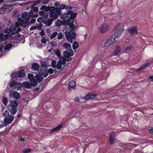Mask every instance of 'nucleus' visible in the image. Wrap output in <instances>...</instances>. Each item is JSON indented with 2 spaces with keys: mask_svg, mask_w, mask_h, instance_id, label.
I'll use <instances>...</instances> for the list:
<instances>
[{
  "mask_svg": "<svg viewBox=\"0 0 153 153\" xmlns=\"http://www.w3.org/2000/svg\"><path fill=\"white\" fill-rule=\"evenodd\" d=\"M10 96H11L12 97H13L17 99H19V94L15 91L13 92V93L11 91L10 93Z\"/></svg>",
  "mask_w": 153,
  "mask_h": 153,
  "instance_id": "obj_23",
  "label": "nucleus"
},
{
  "mask_svg": "<svg viewBox=\"0 0 153 153\" xmlns=\"http://www.w3.org/2000/svg\"><path fill=\"white\" fill-rule=\"evenodd\" d=\"M45 14L46 15L45 17L47 18L48 16V13H46ZM53 21L51 19H48L46 18L43 21V23L47 26H49L52 23Z\"/></svg>",
  "mask_w": 153,
  "mask_h": 153,
  "instance_id": "obj_17",
  "label": "nucleus"
},
{
  "mask_svg": "<svg viewBox=\"0 0 153 153\" xmlns=\"http://www.w3.org/2000/svg\"><path fill=\"white\" fill-rule=\"evenodd\" d=\"M39 73L40 75H43L45 77H46L48 75V73L47 71H44L42 74L40 72Z\"/></svg>",
  "mask_w": 153,
  "mask_h": 153,
  "instance_id": "obj_38",
  "label": "nucleus"
},
{
  "mask_svg": "<svg viewBox=\"0 0 153 153\" xmlns=\"http://www.w3.org/2000/svg\"><path fill=\"white\" fill-rule=\"evenodd\" d=\"M17 23H15V25H12L10 27V28L12 29V35H14L19 32V30H18V27L17 26Z\"/></svg>",
  "mask_w": 153,
  "mask_h": 153,
  "instance_id": "obj_13",
  "label": "nucleus"
},
{
  "mask_svg": "<svg viewBox=\"0 0 153 153\" xmlns=\"http://www.w3.org/2000/svg\"><path fill=\"white\" fill-rule=\"evenodd\" d=\"M45 12L44 11H40L39 12V14L40 15L42 16L45 14Z\"/></svg>",
  "mask_w": 153,
  "mask_h": 153,
  "instance_id": "obj_56",
  "label": "nucleus"
},
{
  "mask_svg": "<svg viewBox=\"0 0 153 153\" xmlns=\"http://www.w3.org/2000/svg\"><path fill=\"white\" fill-rule=\"evenodd\" d=\"M76 83L73 80L71 81L68 85V88L70 90L71 88L74 89L76 87Z\"/></svg>",
  "mask_w": 153,
  "mask_h": 153,
  "instance_id": "obj_20",
  "label": "nucleus"
},
{
  "mask_svg": "<svg viewBox=\"0 0 153 153\" xmlns=\"http://www.w3.org/2000/svg\"><path fill=\"white\" fill-rule=\"evenodd\" d=\"M79 46V43L76 41H74L73 42L72 47L74 50L77 49Z\"/></svg>",
  "mask_w": 153,
  "mask_h": 153,
  "instance_id": "obj_29",
  "label": "nucleus"
},
{
  "mask_svg": "<svg viewBox=\"0 0 153 153\" xmlns=\"http://www.w3.org/2000/svg\"><path fill=\"white\" fill-rule=\"evenodd\" d=\"M35 78L39 81H41L43 79L42 77L41 76L38 75H36Z\"/></svg>",
  "mask_w": 153,
  "mask_h": 153,
  "instance_id": "obj_39",
  "label": "nucleus"
},
{
  "mask_svg": "<svg viewBox=\"0 0 153 153\" xmlns=\"http://www.w3.org/2000/svg\"><path fill=\"white\" fill-rule=\"evenodd\" d=\"M74 100L75 101L77 102H79V100L78 97H76L75 98Z\"/></svg>",
  "mask_w": 153,
  "mask_h": 153,
  "instance_id": "obj_61",
  "label": "nucleus"
},
{
  "mask_svg": "<svg viewBox=\"0 0 153 153\" xmlns=\"http://www.w3.org/2000/svg\"><path fill=\"white\" fill-rule=\"evenodd\" d=\"M48 72V74L49 73L50 74H52L53 73L54 70L52 69L49 68Z\"/></svg>",
  "mask_w": 153,
  "mask_h": 153,
  "instance_id": "obj_51",
  "label": "nucleus"
},
{
  "mask_svg": "<svg viewBox=\"0 0 153 153\" xmlns=\"http://www.w3.org/2000/svg\"><path fill=\"white\" fill-rule=\"evenodd\" d=\"M2 101L4 105H6L8 102V99L6 97H4L2 99Z\"/></svg>",
  "mask_w": 153,
  "mask_h": 153,
  "instance_id": "obj_37",
  "label": "nucleus"
},
{
  "mask_svg": "<svg viewBox=\"0 0 153 153\" xmlns=\"http://www.w3.org/2000/svg\"><path fill=\"white\" fill-rule=\"evenodd\" d=\"M39 65L36 63H33L32 65L31 68L33 70L39 72Z\"/></svg>",
  "mask_w": 153,
  "mask_h": 153,
  "instance_id": "obj_22",
  "label": "nucleus"
},
{
  "mask_svg": "<svg viewBox=\"0 0 153 153\" xmlns=\"http://www.w3.org/2000/svg\"><path fill=\"white\" fill-rule=\"evenodd\" d=\"M41 1V0H38L37 1H36L35 2L34 4H35V5L36 4V5L39 4L40 3Z\"/></svg>",
  "mask_w": 153,
  "mask_h": 153,
  "instance_id": "obj_54",
  "label": "nucleus"
},
{
  "mask_svg": "<svg viewBox=\"0 0 153 153\" xmlns=\"http://www.w3.org/2000/svg\"><path fill=\"white\" fill-rule=\"evenodd\" d=\"M120 51V47L119 46H117L115 48L114 51L113 53V55H118Z\"/></svg>",
  "mask_w": 153,
  "mask_h": 153,
  "instance_id": "obj_24",
  "label": "nucleus"
},
{
  "mask_svg": "<svg viewBox=\"0 0 153 153\" xmlns=\"http://www.w3.org/2000/svg\"><path fill=\"white\" fill-rule=\"evenodd\" d=\"M61 65L62 64L58 62L56 67V68L58 70H63V68L62 67Z\"/></svg>",
  "mask_w": 153,
  "mask_h": 153,
  "instance_id": "obj_35",
  "label": "nucleus"
},
{
  "mask_svg": "<svg viewBox=\"0 0 153 153\" xmlns=\"http://www.w3.org/2000/svg\"><path fill=\"white\" fill-rule=\"evenodd\" d=\"M148 131L149 133H153V128L149 129L148 130Z\"/></svg>",
  "mask_w": 153,
  "mask_h": 153,
  "instance_id": "obj_63",
  "label": "nucleus"
},
{
  "mask_svg": "<svg viewBox=\"0 0 153 153\" xmlns=\"http://www.w3.org/2000/svg\"><path fill=\"white\" fill-rule=\"evenodd\" d=\"M63 46L66 50L71 49V45L65 43L63 44Z\"/></svg>",
  "mask_w": 153,
  "mask_h": 153,
  "instance_id": "obj_31",
  "label": "nucleus"
},
{
  "mask_svg": "<svg viewBox=\"0 0 153 153\" xmlns=\"http://www.w3.org/2000/svg\"><path fill=\"white\" fill-rule=\"evenodd\" d=\"M97 95H96L94 94H88L86 95L85 96H84L83 97L84 99L87 100L91 98H93L96 97Z\"/></svg>",
  "mask_w": 153,
  "mask_h": 153,
  "instance_id": "obj_25",
  "label": "nucleus"
},
{
  "mask_svg": "<svg viewBox=\"0 0 153 153\" xmlns=\"http://www.w3.org/2000/svg\"><path fill=\"white\" fill-rule=\"evenodd\" d=\"M49 9V7H47L45 5H43L40 8V10H44L45 12H47Z\"/></svg>",
  "mask_w": 153,
  "mask_h": 153,
  "instance_id": "obj_32",
  "label": "nucleus"
},
{
  "mask_svg": "<svg viewBox=\"0 0 153 153\" xmlns=\"http://www.w3.org/2000/svg\"><path fill=\"white\" fill-rule=\"evenodd\" d=\"M21 15L20 13H18L17 14V15L16 16V18L17 19V22H19V24L20 25L22 26V25H21V22L23 20V19H24V18H23L22 19H23L22 20H21V18L20 17Z\"/></svg>",
  "mask_w": 153,
  "mask_h": 153,
  "instance_id": "obj_26",
  "label": "nucleus"
},
{
  "mask_svg": "<svg viewBox=\"0 0 153 153\" xmlns=\"http://www.w3.org/2000/svg\"><path fill=\"white\" fill-rule=\"evenodd\" d=\"M62 125H60L52 129L50 131V132L52 133L56 131L59 130L62 127Z\"/></svg>",
  "mask_w": 153,
  "mask_h": 153,
  "instance_id": "obj_27",
  "label": "nucleus"
},
{
  "mask_svg": "<svg viewBox=\"0 0 153 153\" xmlns=\"http://www.w3.org/2000/svg\"><path fill=\"white\" fill-rule=\"evenodd\" d=\"M54 9L51 11L49 10L50 11L49 13L50 17L51 19L53 20L57 18L58 16L61 15L60 10L58 8H54Z\"/></svg>",
  "mask_w": 153,
  "mask_h": 153,
  "instance_id": "obj_7",
  "label": "nucleus"
},
{
  "mask_svg": "<svg viewBox=\"0 0 153 153\" xmlns=\"http://www.w3.org/2000/svg\"><path fill=\"white\" fill-rule=\"evenodd\" d=\"M3 116L5 117H7L9 114V113L7 110H5V112L3 114Z\"/></svg>",
  "mask_w": 153,
  "mask_h": 153,
  "instance_id": "obj_45",
  "label": "nucleus"
},
{
  "mask_svg": "<svg viewBox=\"0 0 153 153\" xmlns=\"http://www.w3.org/2000/svg\"><path fill=\"white\" fill-rule=\"evenodd\" d=\"M111 25L110 24H103L100 29V32L101 33H104L106 32V31L109 29Z\"/></svg>",
  "mask_w": 153,
  "mask_h": 153,
  "instance_id": "obj_12",
  "label": "nucleus"
},
{
  "mask_svg": "<svg viewBox=\"0 0 153 153\" xmlns=\"http://www.w3.org/2000/svg\"><path fill=\"white\" fill-rule=\"evenodd\" d=\"M33 18H33L32 19L30 22L29 21V20L28 21V22H29L28 25L30 24V23L31 24H32L35 22L36 21V19H35Z\"/></svg>",
  "mask_w": 153,
  "mask_h": 153,
  "instance_id": "obj_53",
  "label": "nucleus"
},
{
  "mask_svg": "<svg viewBox=\"0 0 153 153\" xmlns=\"http://www.w3.org/2000/svg\"><path fill=\"white\" fill-rule=\"evenodd\" d=\"M115 133L113 132L110 136V143L112 144L114 143L115 141Z\"/></svg>",
  "mask_w": 153,
  "mask_h": 153,
  "instance_id": "obj_21",
  "label": "nucleus"
},
{
  "mask_svg": "<svg viewBox=\"0 0 153 153\" xmlns=\"http://www.w3.org/2000/svg\"><path fill=\"white\" fill-rule=\"evenodd\" d=\"M59 3L58 2H56L54 3V5L56 7L59 6Z\"/></svg>",
  "mask_w": 153,
  "mask_h": 153,
  "instance_id": "obj_60",
  "label": "nucleus"
},
{
  "mask_svg": "<svg viewBox=\"0 0 153 153\" xmlns=\"http://www.w3.org/2000/svg\"><path fill=\"white\" fill-rule=\"evenodd\" d=\"M74 53V51L72 49L66 50L65 51L63 52L64 57L66 58L71 57L70 56H72Z\"/></svg>",
  "mask_w": 153,
  "mask_h": 153,
  "instance_id": "obj_11",
  "label": "nucleus"
},
{
  "mask_svg": "<svg viewBox=\"0 0 153 153\" xmlns=\"http://www.w3.org/2000/svg\"><path fill=\"white\" fill-rule=\"evenodd\" d=\"M31 151V149H28L25 150L24 151V153H27L29 152H30Z\"/></svg>",
  "mask_w": 153,
  "mask_h": 153,
  "instance_id": "obj_57",
  "label": "nucleus"
},
{
  "mask_svg": "<svg viewBox=\"0 0 153 153\" xmlns=\"http://www.w3.org/2000/svg\"><path fill=\"white\" fill-rule=\"evenodd\" d=\"M62 21L60 19H58L56 22V25L57 26H59L61 25Z\"/></svg>",
  "mask_w": 153,
  "mask_h": 153,
  "instance_id": "obj_43",
  "label": "nucleus"
},
{
  "mask_svg": "<svg viewBox=\"0 0 153 153\" xmlns=\"http://www.w3.org/2000/svg\"><path fill=\"white\" fill-rule=\"evenodd\" d=\"M63 36L61 33H59L57 35V38L58 39H62Z\"/></svg>",
  "mask_w": 153,
  "mask_h": 153,
  "instance_id": "obj_46",
  "label": "nucleus"
},
{
  "mask_svg": "<svg viewBox=\"0 0 153 153\" xmlns=\"http://www.w3.org/2000/svg\"><path fill=\"white\" fill-rule=\"evenodd\" d=\"M14 120L13 115H10L9 116V118H6L4 119V121L5 124H9L10 123Z\"/></svg>",
  "mask_w": 153,
  "mask_h": 153,
  "instance_id": "obj_18",
  "label": "nucleus"
},
{
  "mask_svg": "<svg viewBox=\"0 0 153 153\" xmlns=\"http://www.w3.org/2000/svg\"><path fill=\"white\" fill-rule=\"evenodd\" d=\"M133 48V47L132 45H130L125 48V51L126 52H128L130 51L131 49Z\"/></svg>",
  "mask_w": 153,
  "mask_h": 153,
  "instance_id": "obj_36",
  "label": "nucleus"
},
{
  "mask_svg": "<svg viewBox=\"0 0 153 153\" xmlns=\"http://www.w3.org/2000/svg\"><path fill=\"white\" fill-rule=\"evenodd\" d=\"M14 2L15 1H12L4 4L3 7L0 8V13L4 14L9 12L12 9L10 7L15 4Z\"/></svg>",
  "mask_w": 153,
  "mask_h": 153,
  "instance_id": "obj_4",
  "label": "nucleus"
},
{
  "mask_svg": "<svg viewBox=\"0 0 153 153\" xmlns=\"http://www.w3.org/2000/svg\"><path fill=\"white\" fill-rule=\"evenodd\" d=\"M53 52L56 54L58 56H61V54L59 51L58 49H57L53 51Z\"/></svg>",
  "mask_w": 153,
  "mask_h": 153,
  "instance_id": "obj_41",
  "label": "nucleus"
},
{
  "mask_svg": "<svg viewBox=\"0 0 153 153\" xmlns=\"http://www.w3.org/2000/svg\"><path fill=\"white\" fill-rule=\"evenodd\" d=\"M138 146L137 145H136V144H131V146H135V147H136L137 146Z\"/></svg>",
  "mask_w": 153,
  "mask_h": 153,
  "instance_id": "obj_64",
  "label": "nucleus"
},
{
  "mask_svg": "<svg viewBox=\"0 0 153 153\" xmlns=\"http://www.w3.org/2000/svg\"><path fill=\"white\" fill-rule=\"evenodd\" d=\"M65 35L66 36V38L68 41L72 43V39H74L75 38L76 34L74 32H69L68 31L65 32Z\"/></svg>",
  "mask_w": 153,
  "mask_h": 153,
  "instance_id": "obj_8",
  "label": "nucleus"
},
{
  "mask_svg": "<svg viewBox=\"0 0 153 153\" xmlns=\"http://www.w3.org/2000/svg\"><path fill=\"white\" fill-rule=\"evenodd\" d=\"M117 39H115V38L111 36L106 41L104 46L105 47H108L112 45Z\"/></svg>",
  "mask_w": 153,
  "mask_h": 153,
  "instance_id": "obj_10",
  "label": "nucleus"
},
{
  "mask_svg": "<svg viewBox=\"0 0 153 153\" xmlns=\"http://www.w3.org/2000/svg\"><path fill=\"white\" fill-rule=\"evenodd\" d=\"M149 63H146L141 65L138 69V71H140L141 70L144 69L147 66Z\"/></svg>",
  "mask_w": 153,
  "mask_h": 153,
  "instance_id": "obj_34",
  "label": "nucleus"
},
{
  "mask_svg": "<svg viewBox=\"0 0 153 153\" xmlns=\"http://www.w3.org/2000/svg\"><path fill=\"white\" fill-rule=\"evenodd\" d=\"M44 18L43 17H40L38 18L37 19V21L38 22H43V21H44Z\"/></svg>",
  "mask_w": 153,
  "mask_h": 153,
  "instance_id": "obj_50",
  "label": "nucleus"
},
{
  "mask_svg": "<svg viewBox=\"0 0 153 153\" xmlns=\"http://www.w3.org/2000/svg\"><path fill=\"white\" fill-rule=\"evenodd\" d=\"M3 33H1L0 34V39L2 41L7 40L6 42L5 47L4 50L5 51H8L10 50L13 46L14 44V40L11 37L10 33H7L6 35H3Z\"/></svg>",
  "mask_w": 153,
  "mask_h": 153,
  "instance_id": "obj_2",
  "label": "nucleus"
},
{
  "mask_svg": "<svg viewBox=\"0 0 153 153\" xmlns=\"http://www.w3.org/2000/svg\"><path fill=\"white\" fill-rule=\"evenodd\" d=\"M57 35V32L55 31L52 34L50 35V38L51 39H53L55 38Z\"/></svg>",
  "mask_w": 153,
  "mask_h": 153,
  "instance_id": "obj_42",
  "label": "nucleus"
},
{
  "mask_svg": "<svg viewBox=\"0 0 153 153\" xmlns=\"http://www.w3.org/2000/svg\"><path fill=\"white\" fill-rule=\"evenodd\" d=\"M49 0H45L42 1V3L43 4H47L48 3Z\"/></svg>",
  "mask_w": 153,
  "mask_h": 153,
  "instance_id": "obj_62",
  "label": "nucleus"
},
{
  "mask_svg": "<svg viewBox=\"0 0 153 153\" xmlns=\"http://www.w3.org/2000/svg\"><path fill=\"white\" fill-rule=\"evenodd\" d=\"M35 4H33L32 5L31 10L29 12L27 13L26 12H24L21 14L22 18H24V19L21 22V25L23 27H25L27 26L29 24L28 21L30 18L37 17L38 16V9L37 7H34Z\"/></svg>",
  "mask_w": 153,
  "mask_h": 153,
  "instance_id": "obj_1",
  "label": "nucleus"
},
{
  "mask_svg": "<svg viewBox=\"0 0 153 153\" xmlns=\"http://www.w3.org/2000/svg\"><path fill=\"white\" fill-rule=\"evenodd\" d=\"M47 41V39L45 38H43L41 40V42L44 44H45L46 43Z\"/></svg>",
  "mask_w": 153,
  "mask_h": 153,
  "instance_id": "obj_49",
  "label": "nucleus"
},
{
  "mask_svg": "<svg viewBox=\"0 0 153 153\" xmlns=\"http://www.w3.org/2000/svg\"><path fill=\"white\" fill-rule=\"evenodd\" d=\"M50 45L52 47H54L56 45V43L54 41L51 42L50 43Z\"/></svg>",
  "mask_w": 153,
  "mask_h": 153,
  "instance_id": "obj_47",
  "label": "nucleus"
},
{
  "mask_svg": "<svg viewBox=\"0 0 153 153\" xmlns=\"http://www.w3.org/2000/svg\"><path fill=\"white\" fill-rule=\"evenodd\" d=\"M66 7V6L65 4H60L59 7H56V8H58L60 10V13H61V10L64 9Z\"/></svg>",
  "mask_w": 153,
  "mask_h": 153,
  "instance_id": "obj_40",
  "label": "nucleus"
},
{
  "mask_svg": "<svg viewBox=\"0 0 153 153\" xmlns=\"http://www.w3.org/2000/svg\"><path fill=\"white\" fill-rule=\"evenodd\" d=\"M56 62L55 60H53L51 62V65L52 66L53 68H55L56 66Z\"/></svg>",
  "mask_w": 153,
  "mask_h": 153,
  "instance_id": "obj_44",
  "label": "nucleus"
},
{
  "mask_svg": "<svg viewBox=\"0 0 153 153\" xmlns=\"http://www.w3.org/2000/svg\"><path fill=\"white\" fill-rule=\"evenodd\" d=\"M149 79L152 81H153V76H150L149 78Z\"/></svg>",
  "mask_w": 153,
  "mask_h": 153,
  "instance_id": "obj_59",
  "label": "nucleus"
},
{
  "mask_svg": "<svg viewBox=\"0 0 153 153\" xmlns=\"http://www.w3.org/2000/svg\"><path fill=\"white\" fill-rule=\"evenodd\" d=\"M17 73L18 74V78L23 77L25 76L23 71H18Z\"/></svg>",
  "mask_w": 153,
  "mask_h": 153,
  "instance_id": "obj_30",
  "label": "nucleus"
},
{
  "mask_svg": "<svg viewBox=\"0 0 153 153\" xmlns=\"http://www.w3.org/2000/svg\"><path fill=\"white\" fill-rule=\"evenodd\" d=\"M77 15L76 13H73L72 10H71L68 12L67 13H65L61 16L60 18L62 19H65L67 18L70 17L67 20H65L64 22L66 24H69L70 23H74V18Z\"/></svg>",
  "mask_w": 153,
  "mask_h": 153,
  "instance_id": "obj_3",
  "label": "nucleus"
},
{
  "mask_svg": "<svg viewBox=\"0 0 153 153\" xmlns=\"http://www.w3.org/2000/svg\"><path fill=\"white\" fill-rule=\"evenodd\" d=\"M18 139L21 141H23L24 140V139L21 136H19Z\"/></svg>",
  "mask_w": 153,
  "mask_h": 153,
  "instance_id": "obj_55",
  "label": "nucleus"
},
{
  "mask_svg": "<svg viewBox=\"0 0 153 153\" xmlns=\"http://www.w3.org/2000/svg\"><path fill=\"white\" fill-rule=\"evenodd\" d=\"M72 59V57H69L68 58H66L65 57H63L60 58L58 62L62 65H64V66H65L66 65H65L66 61L69 62L71 61Z\"/></svg>",
  "mask_w": 153,
  "mask_h": 153,
  "instance_id": "obj_15",
  "label": "nucleus"
},
{
  "mask_svg": "<svg viewBox=\"0 0 153 153\" xmlns=\"http://www.w3.org/2000/svg\"><path fill=\"white\" fill-rule=\"evenodd\" d=\"M128 31L129 34L131 35H136L137 33V28L136 26L128 29Z\"/></svg>",
  "mask_w": 153,
  "mask_h": 153,
  "instance_id": "obj_14",
  "label": "nucleus"
},
{
  "mask_svg": "<svg viewBox=\"0 0 153 153\" xmlns=\"http://www.w3.org/2000/svg\"><path fill=\"white\" fill-rule=\"evenodd\" d=\"M36 27L35 26H33L32 27H31L30 28V30H33L34 29H36Z\"/></svg>",
  "mask_w": 153,
  "mask_h": 153,
  "instance_id": "obj_58",
  "label": "nucleus"
},
{
  "mask_svg": "<svg viewBox=\"0 0 153 153\" xmlns=\"http://www.w3.org/2000/svg\"><path fill=\"white\" fill-rule=\"evenodd\" d=\"M10 104L7 106L9 111L12 114H14L17 111L16 107L17 106V104L16 101L11 100Z\"/></svg>",
  "mask_w": 153,
  "mask_h": 153,
  "instance_id": "obj_6",
  "label": "nucleus"
},
{
  "mask_svg": "<svg viewBox=\"0 0 153 153\" xmlns=\"http://www.w3.org/2000/svg\"><path fill=\"white\" fill-rule=\"evenodd\" d=\"M27 76L31 82L32 83L33 86H36L37 84V82L35 79L33 75L31 74H28Z\"/></svg>",
  "mask_w": 153,
  "mask_h": 153,
  "instance_id": "obj_16",
  "label": "nucleus"
},
{
  "mask_svg": "<svg viewBox=\"0 0 153 153\" xmlns=\"http://www.w3.org/2000/svg\"><path fill=\"white\" fill-rule=\"evenodd\" d=\"M12 29H11V28H10V29H7L6 30H5V32L8 33H9L11 32V35H12Z\"/></svg>",
  "mask_w": 153,
  "mask_h": 153,
  "instance_id": "obj_48",
  "label": "nucleus"
},
{
  "mask_svg": "<svg viewBox=\"0 0 153 153\" xmlns=\"http://www.w3.org/2000/svg\"><path fill=\"white\" fill-rule=\"evenodd\" d=\"M41 66L43 67H46L47 66L46 63L45 62H41Z\"/></svg>",
  "mask_w": 153,
  "mask_h": 153,
  "instance_id": "obj_52",
  "label": "nucleus"
},
{
  "mask_svg": "<svg viewBox=\"0 0 153 153\" xmlns=\"http://www.w3.org/2000/svg\"><path fill=\"white\" fill-rule=\"evenodd\" d=\"M124 25L123 24H120L117 25L116 27L117 30L114 33V34L111 36L115 37V39L116 38H119L124 32Z\"/></svg>",
  "mask_w": 153,
  "mask_h": 153,
  "instance_id": "obj_5",
  "label": "nucleus"
},
{
  "mask_svg": "<svg viewBox=\"0 0 153 153\" xmlns=\"http://www.w3.org/2000/svg\"><path fill=\"white\" fill-rule=\"evenodd\" d=\"M73 23H70L69 24H66L68 25L69 27V30L70 31H73L76 28V26L74 24H72Z\"/></svg>",
  "mask_w": 153,
  "mask_h": 153,
  "instance_id": "obj_28",
  "label": "nucleus"
},
{
  "mask_svg": "<svg viewBox=\"0 0 153 153\" xmlns=\"http://www.w3.org/2000/svg\"><path fill=\"white\" fill-rule=\"evenodd\" d=\"M10 85L13 89L17 88V90H20L22 86L20 82H17L16 80L12 81Z\"/></svg>",
  "mask_w": 153,
  "mask_h": 153,
  "instance_id": "obj_9",
  "label": "nucleus"
},
{
  "mask_svg": "<svg viewBox=\"0 0 153 153\" xmlns=\"http://www.w3.org/2000/svg\"><path fill=\"white\" fill-rule=\"evenodd\" d=\"M22 86L25 88H30L33 85L32 82L30 83L28 82H25L22 83Z\"/></svg>",
  "mask_w": 153,
  "mask_h": 153,
  "instance_id": "obj_19",
  "label": "nucleus"
},
{
  "mask_svg": "<svg viewBox=\"0 0 153 153\" xmlns=\"http://www.w3.org/2000/svg\"><path fill=\"white\" fill-rule=\"evenodd\" d=\"M17 72H14L11 75V77L13 79L17 78L18 77Z\"/></svg>",
  "mask_w": 153,
  "mask_h": 153,
  "instance_id": "obj_33",
  "label": "nucleus"
}]
</instances>
